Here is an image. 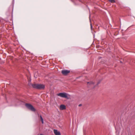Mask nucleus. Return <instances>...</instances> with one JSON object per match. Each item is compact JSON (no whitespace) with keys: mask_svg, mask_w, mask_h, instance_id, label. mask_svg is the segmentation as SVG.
Masks as SVG:
<instances>
[{"mask_svg":"<svg viewBox=\"0 0 135 135\" xmlns=\"http://www.w3.org/2000/svg\"><path fill=\"white\" fill-rule=\"evenodd\" d=\"M32 85L33 88L37 89H42L45 88V86L42 84H32Z\"/></svg>","mask_w":135,"mask_h":135,"instance_id":"f257e3e1","label":"nucleus"},{"mask_svg":"<svg viewBox=\"0 0 135 135\" xmlns=\"http://www.w3.org/2000/svg\"><path fill=\"white\" fill-rule=\"evenodd\" d=\"M57 95L61 97L68 99V95L66 93H62L57 94Z\"/></svg>","mask_w":135,"mask_h":135,"instance_id":"f03ea898","label":"nucleus"},{"mask_svg":"<svg viewBox=\"0 0 135 135\" xmlns=\"http://www.w3.org/2000/svg\"><path fill=\"white\" fill-rule=\"evenodd\" d=\"M26 107L32 111L35 112V109L33 107L31 104H25Z\"/></svg>","mask_w":135,"mask_h":135,"instance_id":"7ed1b4c3","label":"nucleus"},{"mask_svg":"<svg viewBox=\"0 0 135 135\" xmlns=\"http://www.w3.org/2000/svg\"><path fill=\"white\" fill-rule=\"evenodd\" d=\"M70 72V71L68 70H62L61 71L62 74L64 75H66L68 74Z\"/></svg>","mask_w":135,"mask_h":135,"instance_id":"20e7f679","label":"nucleus"},{"mask_svg":"<svg viewBox=\"0 0 135 135\" xmlns=\"http://www.w3.org/2000/svg\"><path fill=\"white\" fill-rule=\"evenodd\" d=\"M54 132L55 135H61L60 132L57 131V130H54Z\"/></svg>","mask_w":135,"mask_h":135,"instance_id":"39448f33","label":"nucleus"},{"mask_svg":"<svg viewBox=\"0 0 135 135\" xmlns=\"http://www.w3.org/2000/svg\"><path fill=\"white\" fill-rule=\"evenodd\" d=\"M60 109L61 110H63L66 109V107L64 105H61L60 107Z\"/></svg>","mask_w":135,"mask_h":135,"instance_id":"423d86ee","label":"nucleus"},{"mask_svg":"<svg viewBox=\"0 0 135 135\" xmlns=\"http://www.w3.org/2000/svg\"><path fill=\"white\" fill-rule=\"evenodd\" d=\"M87 85L88 86L92 85L94 84V83L93 81L87 82Z\"/></svg>","mask_w":135,"mask_h":135,"instance_id":"0eeeda50","label":"nucleus"},{"mask_svg":"<svg viewBox=\"0 0 135 135\" xmlns=\"http://www.w3.org/2000/svg\"><path fill=\"white\" fill-rule=\"evenodd\" d=\"M38 116L39 117H40V119L42 123L43 124L44 123V120L42 116L41 115H39V114H38Z\"/></svg>","mask_w":135,"mask_h":135,"instance_id":"6e6552de","label":"nucleus"},{"mask_svg":"<svg viewBox=\"0 0 135 135\" xmlns=\"http://www.w3.org/2000/svg\"><path fill=\"white\" fill-rule=\"evenodd\" d=\"M109 2L112 3H114L115 2V1L114 0H108Z\"/></svg>","mask_w":135,"mask_h":135,"instance_id":"1a4fd4ad","label":"nucleus"},{"mask_svg":"<svg viewBox=\"0 0 135 135\" xmlns=\"http://www.w3.org/2000/svg\"><path fill=\"white\" fill-rule=\"evenodd\" d=\"M90 27H91V30H92L93 27H92V24H90Z\"/></svg>","mask_w":135,"mask_h":135,"instance_id":"9d476101","label":"nucleus"},{"mask_svg":"<svg viewBox=\"0 0 135 135\" xmlns=\"http://www.w3.org/2000/svg\"><path fill=\"white\" fill-rule=\"evenodd\" d=\"M82 105L81 104H80L79 105V107H80Z\"/></svg>","mask_w":135,"mask_h":135,"instance_id":"9b49d317","label":"nucleus"},{"mask_svg":"<svg viewBox=\"0 0 135 135\" xmlns=\"http://www.w3.org/2000/svg\"><path fill=\"white\" fill-rule=\"evenodd\" d=\"M99 83H100V82H98V83H97V84H99Z\"/></svg>","mask_w":135,"mask_h":135,"instance_id":"f8f14e48","label":"nucleus"},{"mask_svg":"<svg viewBox=\"0 0 135 135\" xmlns=\"http://www.w3.org/2000/svg\"><path fill=\"white\" fill-rule=\"evenodd\" d=\"M40 135H42V134H40Z\"/></svg>","mask_w":135,"mask_h":135,"instance_id":"ddd939ff","label":"nucleus"}]
</instances>
